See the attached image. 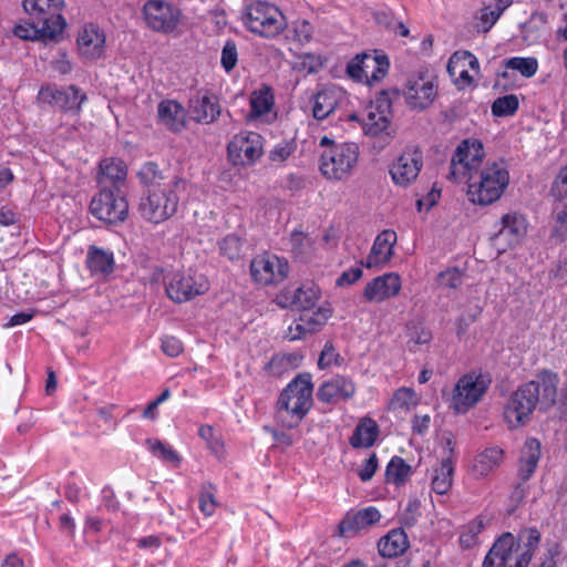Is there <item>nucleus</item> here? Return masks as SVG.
<instances>
[{"instance_id": "obj_1", "label": "nucleus", "mask_w": 567, "mask_h": 567, "mask_svg": "<svg viewBox=\"0 0 567 567\" xmlns=\"http://www.w3.org/2000/svg\"><path fill=\"white\" fill-rule=\"evenodd\" d=\"M558 382L557 373L543 371L537 380L529 381L514 391L504 406V420L508 427L516 429L526 424L538 404L544 410L553 406L556 402Z\"/></svg>"}, {"instance_id": "obj_2", "label": "nucleus", "mask_w": 567, "mask_h": 567, "mask_svg": "<svg viewBox=\"0 0 567 567\" xmlns=\"http://www.w3.org/2000/svg\"><path fill=\"white\" fill-rule=\"evenodd\" d=\"M540 540L535 528L523 529L517 539L511 534H503L492 546L483 567H527Z\"/></svg>"}, {"instance_id": "obj_3", "label": "nucleus", "mask_w": 567, "mask_h": 567, "mask_svg": "<svg viewBox=\"0 0 567 567\" xmlns=\"http://www.w3.org/2000/svg\"><path fill=\"white\" fill-rule=\"evenodd\" d=\"M508 166L504 161L486 163L482 169L466 183L467 199L480 206L497 202L509 185Z\"/></svg>"}, {"instance_id": "obj_4", "label": "nucleus", "mask_w": 567, "mask_h": 567, "mask_svg": "<svg viewBox=\"0 0 567 567\" xmlns=\"http://www.w3.org/2000/svg\"><path fill=\"white\" fill-rule=\"evenodd\" d=\"M313 384L309 373H300L280 393L277 416L288 429L297 426L312 406Z\"/></svg>"}, {"instance_id": "obj_5", "label": "nucleus", "mask_w": 567, "mask_h": 567, "mask_svg": "<svg viewBox=\"0 0 567 567\" xmlns=\"http://www.w3.org/2000/svg\"><path fill=\"white\" fill-rule=\"evenodd\" d=\"M186 188L187 181L175 177L159 187L147 189L138 205L140 215L152 224L169 219L177 212L179 195Z\"/></svg>"}, {"instance_id": "obj_6", "label": "nucleus", "mask_w": 567, "mask_h": 567, "mask_svg": "<svg viewBox=\"0 0 567 567\" xmlns=\"http://www.w3.org/2000/svg\"><path fill=\"white\" fill-rule=\"evenodd\" d=\"M320 145L329 147L322 152L319 161V169L322 176L332 182L349 179L355 172L360 148L355 143L336 144L327 136L320 140Z\"/></svg>"}, {"instance_id": "obj_7", "label": "nucleus", "mask_w": 567, "mask_h": 567, "mask_svg": "<svg viewBox=\"0 0 567 567\" xmlns=\"http://www.w3.org/2000/svg\"><path fill=\"white\" fill-rule=\"evenodd\" d=\"M241 21L247 30L259 37L272 39L282 33L287 21L281 10L268 1H251L241 13Z\"/></svg>"}, {"instance_id": "obj_8", "label": "nucleus", "mask_w": 567, "mask_h": 567, "mask_svg": "<svg viewBox=\"0 0 567 567\" xmlns=\"http://www.w3.org/2000/svg\"><path fill=\"white\" fill-rule=\"evenodd\" d=\"M484 157L485 151L481 141H462L451 158L449 178L455 183L466 184L484 167Z\"/></svg>"}, {"instance_id": "obj_9", "label": "nucleus", "mask_w": 567, "mask_h": 567, "mask_svg": "<svg viewBox=\"0 0 567 567\" xmlns=\"http://www.w3.org/2000/svg\"><path fill=\"white\" fill-rule=\"evenodd\" d=\"M90 212L104 223H122L128 216V202L118 187H102L91 199Z\"/></svg>"}, {"instance_id": "obj_10", "label": "nucleus", "mask_w": 567, "mask_h": 567, "mask_svg": "<svg viewBox=\"0 0 567 567\" xmlns=\"http://www.w3.org/2000/svg\"><path fill=\"white\" fill-rule=\"evenodd\" d=\"M389 60L382 54L362 53L347 65V74L355 82L368 86L380 83L389 72Z\"/></svg>"}, {"instance_id": "obj_11", "label": "nucleus", "mask_w": 567, "mask_h": 567, "mask_svg": "<svg viewBox=\"0 0 567 567\" xmlns=\"http://www.w3.org/2000/svg\"><path fill=\"white\" fill-rule=\"evenodd\" d=\"M406 105L415 111L427 109L437 95V83L433 75L419 73L411 75L402 90Z\"/></svg>"}, {"instance_id": "obj_12", "label": "nucleus", "mask_w": 567, "mask_h": 567, "mask_svg": "<svg viewBox=\"0 0 567 567\" xmlns=\"http://www.w3.org/2000/svg\"><path fill=\"white\" fill-rule=\"evenodd\" d=\"M208 289L207 278L193 269L174 274L166 285V293L175 302L188 301Z\"/></svg>"}, {"instance_id": "obj_13", "label": "nucleus", "mask_w": 567, "mask_h": 567, "mask_svg": "<svg viewBox=\"0 0 567 567\" xmlns=\"http://www.w3.org/2000/svg\"><path fill=\"white\" fill-rule=\"evenodd\" d=\"M227 154L234 165H252L264 154V138L256 132H240L228 143Z\"/></svg>"}, {"instance_id": "obj_14", "label": "nucleus", "mask_w": 567, "mask_h": 567, "mask_svg": "<svg viewBox=\"0 0 567 567\" xmlns=\"http://www.w3.org/2000/svg\"><path fill=\"white\" fill-rule=\"evenodd\" d=\"M252 280L260 286L278 285L289 276V264L272 254H261L250 262Z\"/></svg>"}, {"instance_id": "obj_15", "label": "nucleus", "mask_w": 567, "mask_h": 567, "mask_svg": "<svg viewBox=\"0 0 567 567\" xmlns=\"http://www.w3.org/2000/svg\"><path fill=\"white\" fill-rule=\"evenodd\" d=\"M489 380L476 373L463 375L455 384L452 405L457 412H465L474 406L485 394Z\"/></svg>"}, {"instance_id": "obj_16", "label": "nucleus", "mask_w": 567, "mask_h": 567, "mask_svg": "<svg viewBox=\"0 0 567 567\" xmlns=\"http://www.w3.org/2000/svg\"><path fill=\"white\" fill-rule=\"evenodd\" d=\"M106 35L96 23L83 24L76 34V50L79 55L87 61L101 59L105 53Z\"/></svg>"}, {"instance_id": "obj_17", "label": "nucleus", "mask_w": 567, "mask_h": 567, "mask_svg": "<svg viewBox=\"0 0 567 567\" xmlns=\"http://www.w3.org/2000/svg\"><path fill=\"white\" fill-rule=\"evenodd\" d=\"M480 64L474 54L468 51H456L447 63V72L452 82L460 90L471 87L478 74Z\"/></svg>"}, {"instance_id": "obj_18", "label": "nucleus", "mask_w": 567, "mask_h": 567, "mask_svg": "<svg viewBox=\"0 0 567 567\" xmlns=\"http://www.w3.org/2000/svg\"><path fill=\"white\" fill-rule=\"evenodd\" d=\"M319 298V288L313 284H305L298 288H285L276 296L275 302L282 309L291 308L305 311L312 309Z\"/></svg>"}, {"instance_id": "obj_19", "label": "nucleus", "mask_w": 567, "mask_h": 567, "mask_svg": "<svg viewBox=\"0 0 567 567\" xmlns=\"http://www.w3.org/2000/svg\"><path fill=\"white\" fill-rule=\"evenodd\" d=\"M38 97L52 104L65 112L79 113L82 104L86 101V95L79 87L70 85L63 90L54 86L42 87L38 92Z\"/></svg>"}, {"instance_id": "obj_20", "label": "nucleus", "mask_w": 567, "mask_h": 567, "mask_svg": "<svg viewBox=\"0 0 567 567\" xmlns=\"http://www.w3.org/2000/svg\"><path fill=\"white\" fill-rule=\"evenodd\" d=\"M423 166L422 153L417 150L403 152L391 165L390 175L393 183L401 187L411 185Z\"/></svg>"}, {"instance_id": "obj_21", "label": "nucleus", "mask_w": 567, "mask_h": 567, "mask_svg": "<svg viewBox=\"0 0 567 567\" xmlns=\"http://www.w3.org/2000/svg\"><path fill=\"white\" fill-rule=\"evenodd\" d=\"M179 10L164 0H148L144 4V16L147 24L157 31H168L176 27Z\"/></svg>"}, {"instance_id": "obj_22", "label": "nucleus", "mask_w": 567, "mask_h": 567, "mask_svg": "<svg viewBox=\"0 0 567 567\" xmlns=\"http://www.w3.org/2000/svg\"><path fill=\"white\" fill-rule=\"evenodd\" d=\"M391 105L386 99H379L371 102L364 110L361 117L363 131L368 135L377 136L388 133L391 121Z\"/></svg>"}, {"instance_id": "obj_23", "label": "nucleus", "mask_w": 567, "mask_h": 567, "mask_svg": "<svg viewBox=\"0 0 567 567\" xmlns=\"http://www.w3.org/2000/svg\"><path fill=\"white\" fill-rule=\"evenodd\" d=\"M357 392L354 381L347 375L337 374L321 383L317 391V398L322 403H337L351 400Z\"/></svg>"}, {"instance_id": "obj_24", "label": "nucleus", "mask_w": 567, "mask_h": 567, "mask_svg": "<svg viewBox=\"0 0 567 567\" xmlns=\"http://www.w3.org/2000/svg\"><path fill=\"white\" fill-rule=\"evenodd\" d=\"M249 105V118L252 121L270 123L277 117L274 92L268 85H260L251 92Z\"/></svg>"}, {"instance_id": "obj_25", "label": "nucleus", "mask_w": 567, "mask_h": 567, "mask_svg": "<svg viewBox=\"0 0 567 567\" xmlns=\"http://www.w3.org/2000/svg\"><path fill=\"white\" fill-rule=\"evenodd\" d=\"M401 290V279L394 272L384 274L369 281L363 291L368 302H382L395 297Z\"/></svg>"}, {"instance_id": "obj_26", "label": "nucleus", "mask_w": 567, "mask_h": 567, "mask_svg": "<svg viewBox=\"0 0 567 567\" xmlns=\"http://www.w3.org/2000/svg\"><path fill=\"white\" fill-rule=\"evenodd\" d=\"M190 118L197 123H213L220 113L217 97L208 91L196 92L188 102Z\"/></svg>"}, {"instance_id": "obj_27", "label": "nucleus", "mask_w": 567, "mask_h": 567, "mask_svg": "<svg viewBox=\"0 0 567 567\" xmlns=\"http://www.w3.org/2000/svg\"><path fill=\"white\" fill-rule=\"evenodd\" d=\"M527 234L526 218L517 213H509L502 217V227L495 235L497 245L518 246L522 245Z\"/></svg>"}, {"instance_id": "obj_28", "label": "nucleus", "mask_w": 567, "mask_h": 567, "mask_svg": "<svg viewBox=\"0 0 567 567\" xmlns=\"http://www.w3.org/2000/svg\"><path fill=\"white\" fill-rule=\"evenodd\" d=\"M444 450L447 452V455L443 457L440 466L435 468L432 478V489L440 495L446 494L453 483L454 464L452 461L453 442L451 439L445 440Z\"/></svg>"}, {"instance_id": "obj_29", "label": "nucleus", "mask_w": 567, "mask_h": 567, "mask_svg": "<svg viewBox=\"0 0 567 567\" xmlns=\"http://www.w3.org/2000/svg\"><path fill=\"white\" fill-rule=\"evenodd\" d=\"M66 27L62 13L38 16V41L56 43L62 40Z\"/></svg>"}, {"instance_id": "obj_30", "label": "nucleus", "mask_w": 567, "mask_h": 567, "mask_svg": "<svg viewBox=\"0 0 567 567\" xmlns=\"http://www.w3.org/2000/svg\"><path fill=\"white\" fill-rule=\"evenodd\" d=\"M380 518L381 514L374 506L365 507L355 513H349L340 523V533L348 536L351 533L378 523Z\"/></svg>"}, {"instance_id": "obj_31", "label": "nucleus", "mask_w": 567, "mask_h": 567, "mask_svg": "<svg viewBox=\"0 0 567 567\" xmlns=\"http://www.w3.org/2000/svg\"><path fill=\"white\" fill-rule=\"evenodd\" d=\"M159 122L173 132H179L186 126V111L174 100H165L158 104Z\"/></svg>"}, {"instance_id": "obj_32", "label": "nucleus", "mask_w": 567, "mask_h": 567, "mask_svg": "<svg viewBox=\"0 0 567 567\" xmlns=\"http://www.w3.org/2000/svg\"><path fill=\"white\" fill-rule=\"evenodd\" d=\"M503 450L497 446L486 447L478 453L472 465V474L476 478H483L493 472L503 461Z\"/></svg>"}, {"instance_id": "obj_33", "label": "nucleus", "mask_w": 567, "mask_h": 567, "mask_svg": "<svg viewBox=\"0 0 567 567\" xmlns=\"http://www.w3.org/2000/svg\"><path fill=\"white\" fill-rule=\"evenodd\" d=\"M408 548V535L400 528L390 530L378 544L380 555L388 558L402 555Z\"/></svg>"}, {"instance_id": "obj_34", "label": "nucleus", "mask_w": 567, "mask_h": 567, "mask_svg": "<svg viewBox=\"0 0 567 567\" xmlns=\"http://www.w3.org/2000/svg\"><path fill=\"white\" fill-rule=\"evenodd\" d=\"M126 175V165L121 159L105 158L100 164L99 183L102 187H107V184L117 187V184L125 182Z\"/></svg>"}, {"instance_id": "obj_35", "label": "nucleus", "mask_w": 567, "mask_h": 567, "mask_svg": "<svg viewBox=\"0 0 567 567\" xmlns=\"http://www.w3.org/2000/svg\"><path fill=\"white\" fill-rule=\"evenodd\" d=\"M540 457V443L536 439H528L522 450L518 475L527 481L535 472Z\"/></svg>"}, {"instance_id": "obj_36", "label": "nucleus", "mask_w": 567, "mask_h": 567, "mask_svg": "<svg viewBox=\"0 0 567 567\" xmlns=\"http://www.w3.org/2000/svg\"><path fill=\"white\" fill-rule=\"evenodd\" d=\"M379 435V427L375 421L370 417H363L355 426L350 439L352 447H370L374 444Z\"/></svg>"}, {"instance_id": "obj_37", "label": "nucleus", "mask_w": 567, "mask_h": 567, "mask_svg": "<svg viewBox=\"0 0 567 567\" xmlns=\"http://www.w3.org/2000/svg\"><path fill=\"white\" fill-rule=\"evenodd\" d=\"M86 266L93 276L105 277L114 270V258L110 250H89Z\"/></svg>"}, {"instance_id": "obj_38", "label": "nucleus", "mask_w": 567, "mask_h": 567, "mask_svg": "<svg viewBox=\"0 0 567 567\" xmlns=\"http://www.w3.org/2000/svg\"><path fill=\"white\" fill-rule=\"evenodd\" d=\"M489 519L483 516H478L467 525H465L460 535V544L464 548H470L478 542V534L485 529L488 525Z\"/></svg>"}, {"instance_id": "obj_39", "label": "nucleus", "mask_w": 567, "mask_h": 567, "mask_svg": "<svg viewBox=\"0 0 567 567\" xmlns=\"http://www.w3.org/2000/svg\"><path fill=\"white\" fill-rule=\"evenodd\" d=\"M337 100L334 94L329 90H323L316 94L313 100L312 113L317 120L326 118L334 111Z\"/></svg>"}, {"instance_id": "obj_40", "label": "nucleus", "mask_w": 567, "mask_h": 567, "mask_svg": "<svg viewBox=\"0 0 567 567\" xmlns=\"http://www.w3.org/2000/svg\"><path fill=\"white\" fill-rule=\"evenodd\" d=\"M504 66L517 71L524 78H532L538 70V61L533 56H514L505 60Z\"/></svg>"}, {"instance_id": "obj_41", "label": "nucleus", "mask_w": 567, "mask_h": 567, "mask_svg": "<svg viewBox=\"0 0 567 567\" xmlns=\"http://www.w3.org/2000/svg\"><path fill=\"white\" fill-rule=\"evenodd\" d=\"M146 445L154 456L163 460L164 462L173 465H178L181 463V456L178 453L164 442L157 439H148L146 440Z\"/></svg>"}, {"instance_id": "obj_42", "label": "nucleus", "mask_w": 567, "mask_h": 567, "mask_svg": "<svg viewBox=\"0 0 567 567\" xmlns=\"http://www.w3.org/2000/svg\"><path fill=\"white\" fill-rule=\"evenodd\" d=\"M411 474V466L403 458L394 456L386 466L385 475L389 482L401 485Z\"/></svg>"}, {"instance_id": "obj_43", "label": "nucleus", "mask_w": 567, "mask_h": 567, "mask_svg": "<svg viewBox=\"0 0 567 567\" xmlns=\"http://www.w3.org/2000/svg\"><path fill=\"white\" fill-rule=\"evenodd\" d=\"M137 177L140 182L150 188L159 187V185H163L164 183H161L163 181L162 172L158 169L157 165L155 163H145L140 171L137 172Z\"/></svg>"}, {"instance_id": "obj_44", "label": "nucleus", "mask_w": 567, "mask_h": 567, "mask_svg": "<svg viewBox=\"0 0 567 567\" xmlns=\"http://www.w3.org/2000/svg\"><path fill=\"white\" fill-rule=\"evenodd\" d=\"M297 145L293 141H280L268 153V158L272 164L282 165L296 152Z\"/></svg>"}, {"instance_id": "obj_45", "label": "nucleus", "mask_w": 567, "mask_h": 567, "mask_svg": "<svg viewBox=\"0 0 567 567\" xmlns=\"http://www.w3.org/2000/svg\"><path fill=\"white\" fill-rule=\"evenodd\" d=\"M417 402V395L412 389L401 388L395 391L390 405L394 410H410L414 408Z\"/></svg>"}, {"instance_id": "obj_46", "label": "nucleus", "mask_w": 567, "mask_h": 567, "mask_svg": "<svg viewBox=\"0 0 567 567\" xmlns=\"http://www.w3.org/2000/svg\"><path fill=\"white\" fill-rule=\"evenodd\" d=\"M519 102L516 95L508 94L498 97L492 105V112L495 116L513 115L518 109Z\"/></svg>"}, {"instance_id": "obj_47", "label": "nucleus", "mask_w": 567, "mask_h": 567, "mask_svg": "<svg viewBox=\"0 0 567 567\" xmlns=\"http://www.w3.org/2000/svg\"><path fill=\"white\" fill-rule=\"evenodd\" d=\"M305 322L311 333L316 332L320 327H322L327 320L331 317V310L329 308H318L312 313H303L301 315Z\"/></svg>"}, {"instance_id": "obj_48", "label": "nucleus", "mask_w": 567, "mask_h": 567, "mask_svg": "<svg viewBox=\"0 0 567 567\" xmlns=\"http://www.w3.org/2000/svg\"><path fill=\"white\" fill-rule=\"evenodd\" d=\"M238 62L237 45L234 41H227L221 50L220 64L227 72H231Z\"/></svg>"}, {"instance_id": "obj_49", "label": "nucleus", "mask_w": 567, "mask_h": 567, "mask_svg": "<svg viewBox=\"0 0 567 567\" xmlns=\"http://www.w3.org/2000/svg\"><path fill=\"white\" fill-rule=\"evenodd\" d=\"M463 284V272L457 268H450L439 275V286L446 289H457Z\"/></svg>"}, {"instance_id": "obj_50", "label": "nucleus", "mask_w": 567, "mask_h": 567, "mask_svg": "<svg viewBox=\"0 0 567 567\" xmlns=\"http://www.w3.org/2000/svg\"><path fill=\"white\" fill-rule=\"evenodd\" d=\"M210 489L209 485L208 488L204 487L199 494V509L207 517L212 516L217 507L215 495Z\"/></svg>"}, {"instance_id": "obj_51", "label": "nucleus", "mask_w": 567, "mask_h": 567, "mask_svg": "<svg viewBox=\"0 0 567 567\" xmlns=\"http://www.w3.org/2000/svg\"><path fill=\"white\" fill-rule=\"evenodd\" d=\"M550 193L557 199L567 198V165L559 169L553 183Z\"/></svg>"}, {"instance_id": "obj_52", "label": "nucleus", "mask_w": 567, "mask_h": 567, "mask_svg": "<svg viewBox=\"0 0 567 567\" xmlns=\"http://www.w3.org/2000/svg\"><path fill=\"white\" fill-rule=\"evenodd\" d=\"M311 333L307 322H305L302 316L298 320H295L286 330L285 338L295 341L305 338L307 334Z\"/></svg>"}, {"instance_id": "obj_53", "label": "nucleus", "mask_w": 567, "mask_h": 567, "mask_svg": "<svg viewBox=\"0 0 567 567\" xmlns=\"http://www.w3.org/2000/svg\"><path fill=\"white\" fill-rule=\"evenodd\" d=\"M499 17V9H495L494 7H485L478 17V28L483 32H487Z\"/></svg>"}, {"instance_id": "obj_54", "label": "nucleus", "mask_w": 567, "mask_h": 567, "mask_svg": "<svg viewBox=\"0 0 567 567\" xmlns=\"http://www.w3.org/2000/svg\"><path fill=\"white\" fill-rule=\"evenodd\" d=\"M393 255V250H370L365 259V267H382L388 264Z\"/></svg>"}, {"instance_id": "obj_55", "label": "nucleus", "mask_w": 567, "mask_h": 567, "mask_svg": "<svg viewBox=\"0 0 567 567\" xmlns=\"http://www.w3.org/2000/svg\"><path fill=\"white\" fill-rule=\"evenodd\" d=\"M432 339L431 331L423 327H414L408 341L410 350H415L416 346L426 344Z\"/></svg>"}, {"instance_id": "obj_56", "label": "nucleus", "mask_w": 567, "mask_h": 567, "mask_svg": "<svg viewBox=\"0 0 567 567\" xmlns=\"http://www.w3.org/2000/svg\"><path fill=\"white\" fill-rule=\"evenodd\" d=\"M183 343L179 339L173 336H165L162 339V350L168 357H177L183 352Z\"/></svg>"}, {"instance_id": "obj_57", "label": "nucleus", "mask_w": 567, "mask_h": 567, "mask_svg": "<svg viewBox=\"0 0 567 567\" xmlns=\"http://www.w3.org/2000/svg\"><path fill=\"white\" fill-rule=\"evenodd\" d=\"M63 0H38V16L62 13Z\"/></svg>"}, {"instance_id": "obj_58", "label": "nucleus", "mask_w": 567, "mask_h": 567, "mask_svg": "<svg viewBox=\"0 0 567 567\" xmlns=\"http://www.w3.org/2000/svg\"><path fill=\"white\" fill-rule=\"evenodd\" d=\"M362 277V268L360 266L352 267L343 271L337 279L338 287H347L353 285Z\"/></svg>"}, {"instance_id": "obj_59", "label": "nucleus", "mask_w": 567, "mask_h": 567, "mask_svg": "<svg viewBox=\"0 0 567 567\" xmlns=\"http://www.w3.org/2000/svg\"><path fill=\"white\" fill-rule=\"evenodd\" d=\"M338 358L339 354L337 353L332 343L327 342L318 360V365L320 369H324L331 365L332 363L339 364Z\"/></svg>"}, {"instance_id": "obj_60", "label": "nucleus", "mask_w": 567, "mask_h": 567, "mask_svg": "<svg viewBox=\"0 0 567 567\" xmlns=\"http://www.w3.org/2000/svg\"><path fill=\"white\" fill-rule=\"evenodd\" d=\"M295 34L298 41L309 42L312 38L313 27L307 20H297L293 24Z\"/></svg>"}, {"instance_id": "obj_61", "label": "nucleus", "mask_w": 567, "mask_h": 567, "mask_svg": "<svg viewBox=\"0 0 567 567\" xmlns=\"http://www.w3.org/2000/svg\"><path fill=\"white\" fill-rule=\"evenodd\" d=\"M554 235L560 239L567 237V206L556 212Z\"/></svg>"}, {"instance_id": "obj_62", "label": "nucleus", "mask_w": 567, "mask_h": 567, "mask_svg": "<svg viewBox=\"0 0 567 567\" xmlns=\"http://www.w3.org/2000/svg\"><path fill=\"white\" fill-rule=\"evenodd\" d=\"M378 468V458L375 454H371L369 458H367L361 466V468L358 471V475L363 482L370 481L375 471Z\"/></svg>"}, {"instance_id": "obj_63", "label": "nucleus", "mask_w": 567, "mask_h": 567, "mask_svg": "<svg viewBox=\"0 0 567 567\" xmlns=\"http://www.w3.org/2000/svg\"><path fill=\"white\" fill-rule=\"evenodd\" d=\"M396 241V233L394 230L386 229L377 236L372 248H393Z\"/></svg>"}, {"instance_id": "obj_64", "label": "nucleus", "mask_w": 567, "mask_h": 567, "mask_svg": "<svg viewBox=\"0 0 567 567\" xmlns=\"http://www.w3.org/2000/svg\"><path fill=\"white\" fill-rule=\"evenodd\" d=\"M560 555V547L557 543L547 544L545 557L539 567H557L556 558Z\"/></svg>"}]
</instances>
